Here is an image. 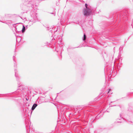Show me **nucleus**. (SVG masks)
Segmentation results:
<instances>
[{"label":"nucleus","instance_id":"nucleus-1","mask_svg":"<svg viewBox=\"0 0 133 133\" xmlns=\"http://www.w3.org/2000/svg\"><path fill=\"white\" fill-rule=\"evenodd\" d=\"M84 14L85 15L88 16L91 13V11L89 8L85 9L84 11Z\"/></svg>","mask_w":133,"mask_h":133},{"label":"nucleus","instance_id":"nucleus-2","mask_svg":"<svg viewBox=\"0 0 133 133\" xmlns=\"http://www.w3.org/2000/svg\"><path fill=\"white\" fill-rule=\"evenodd\" d=\"M37 106V105L36 104H34L33 105L32 108V109H31L32 110H34L35 109V108Z\"/></svg>","mask_w":133,"mask_h":133},{"label":"nucleus","instance_id":"nucleus-3","mask_svg":"<svg viewBox=\"0 0 133 133\" xmlns=\"http://www.w3.org/2000/svg\"><path fill=\"white\" fill-rule=\"evenodd\" d=\"M25 28L24 25H23V28L22 30V32H23L25 31Z\"/></svg>","mask_w":133,"mask_h":133},{"label":"nucleus","instance_id":"nucleus-4","mask_svg":"<svg viewBox=\"0 0 133 133\" xmlns=\"http://www.w3.org/2000/svg\"><path fill=\"white\" fill-rule=\"evenodd\" d=\"M86 38V36L85 34L84 35V39H83V40H85Z\"/></svg>","mask_w":133,"mask_h":133},{"label":"nucleus","instance_id":"nucleus-5","mask_svg":"<svg viewBox=\"0 0 133 133\" xmlns=\"http://www.w3.org/2000/svg\"><path fill=\"white\" fill-rule=\"evenodd\" d=\"M85 7H86V8L85 9H87V8H87V6H88V5H87V4H85Z\"/></svg>","mask_w":133,"mask_h":133},{"label":"nucleus","instance_id":"nucleus-6","mask_svg":"<svg viewBox=\"0 0 133 133\" xmlns=\"http://www.w3.org/2000/svg\"><path fill=\"white\" fill-rule=\"evenodd\" d=\"M110 90H110V89H109V91H108V93H109V92H110Z\"/></svg>","mask_w":133,"mask_h":133},{"label":"nucleus","instance_id":"nucleus-7","mask_svg":"<svg viewBox=\"0 0 133 133\" xmlns=\"http://www.w3.org/2000/svg\"><path fill=\"white\" fill-rule=\"evenodd\" d=\"M26 100H27V101L28 100V99L27 98H26Z\"/></svg>","mask_w":133,"mask_h":133}]
</instances>
